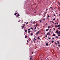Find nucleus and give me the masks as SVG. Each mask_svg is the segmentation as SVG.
Wrapping results in <instances>:
<instances>
[{
    "mask_svg": "<svg viewBox=\"0 0 60 60\" xmlns=\"http://www.w3.org/2000/svg\"><path fill=\"white\" fill-rule=\"evenodd\" d=\"M60 24H59L58 26H57H57L56 27H60Z\"/></svg>",
    "mask_w": 60,
    "mask_h": 60,
    "instance_id": "1",
    "label": "nucleus"
},
{
    "mask_svg": "<svg viewBox=\"0 0 60 60\" xmlns=\"http://www.w3.org/2000/svg\"><path fill=\"white\" fill-rule=\"evenodd\" d=\"M34 26H35V27L34 28V29H36V26H37V25H35Z\"/></svg>",
    "mask_w": 60,
    "mask_h": 60,
    "instance_id": "2",
    "label": "nucleus"
},
{
    "mask_svg": "<svg viewBox=\"0 0 60 60\" xmlns=\"http://www.w3.org/2000/svg\"><path fill=\"white\" fill-rule=\"evenodd\" d=\"M21 27H22L21 28L22 29H23V28H24V26H21Z\"/></svg>",
    "mask_w": 60,
    "mask_h": 60,
    "instance_id": "3",
    "label": "nucleus"
},
{
    "mask_svg": "<svg viewBox=\"0 0 60 60\" xmlns=\"http://www.w3.org/2000/svg\"><path fill=\"white\" fill-rule=\"evenodd\" d=\"M46 46H48L49 44H48V43H46Z\"/></svg>",
    "mask_w": 60,
    "mask_h": 60,
    "instance_id": "4",
    "label": "nucleus"
},
{
    "mask_svg": "<svg viewBox=\"0 0 60 60\" xmlns=\"http://www.w3.org/2000/svg\"><path fill=\"white\" fill-rule=\"evenodd\" d=\"M38 39H39V40H40V37H38Z\"/></svg>",
    "mask_w": 60,
    "mask_h": 60,
    "instance_id": "5",
    "label": "nucleus"
},
{
    "mask_svg": "<svg viewBox=\"0 0 60 60\" xmlns=\"http://www.w3.org/2000/svg\"><path fill=\"white\" fill-rule=\"evenodd\" d=\"M16 14H17V13H15V14L14 15H16Z\"/></svg>",
    "mask_w": 60,
    "mask_h": 60,
    "instance_id": "6",
    "label": "nucleus"
},
{
    "mask_svg": "<svg viewBox=\"0 0 60 60\" xmlns=\"http://www.w3.org/2000/svg\"><path fill=\"white\" fill-rule=\"evenodd\" d=\"M33 22V24H35V22Z\"/></svg>",
    "mask_w": 60,
    "mask_h": 60,
    "instance_id": "7",
    "label": "nucleus"
},
{
    "mask_svg": "<svg viewBox=\"0 0 60 60\" xmlns=\"http://www.w3.org/2000/svg\"><path fill=\"white\" fill-rule=\"evenodd\" d=\"M28 31H30V29H28Z\"/></svg>",
    "mask_w": 60,
    "mask_h": 60,
    "instance_id": "8",
    "label": "nucleus"
},
{
    "mask_svg": "<svg viewBox=\"0 0 60 60\" xmlns=\"http://www.w3.org/2000/svg\"><path fill=\"white\" fill-rule=\"evenodd\" d=\"M56 33H57H57H58V30L56 31Z\"/></svg>",
    "mask_w": 60,
    "mask_h": 60,
    "instance_id": "9",
    "label": "nucleus"
},
{
    "mask_svg": "<svg viewBox=\"0 0 60 60\" xmlns=\"http://www.w3.org/2000/svg\"><path fill=\"white\" fill-rule=\"evenodd\" d=\"M46 31H49V29H47L46 30Z\"/></svg>",
    "mask_w": 60,
    "mask_h": 60,
    "instance_id": "10",
    "label": "nucleus"
},
{
    "mask_svg": "<svg viewBox=\"0 0 60 60\" xmlns=\"http://www.w3.org/2000/svg\"><path fill=\"white\" fill-rule=\"evenodd\" d=\"M20 15H19V14H18V15L17 16V17H19V16Z\"/></svg>",
    "mask_w": 60,
    "mask_h": 60,
    "instance_id": "11",
    "label": "nucleus"
},
{
    "mask_svg": "<svg viewBox=\"0 0 60 60\" xmlns=\"http://www.w3.org/2000/svg\"><path fill=\"white\" fill-rule=\"evenodd\" d=\"M25 32H27V30H25Z\"/></svg>",
    "mask_w": 60,
    "mask_h": 60,
    "instance_id": "12",
    "label": "nucleus"
},
{
    "mask_svg": "<svg viewBox=\"0 0 60 60\" xmlns=\"http://www.w3.org/2000/svg\"><path fill=\"white\" fill-rule=\"evenodd\" d=\"M34 40H36V39L35 38H34Z\"/></svg>",
    "mask_w": 60,
    "mask_h": 60,
    "instance_id": "13",
    "label": "nucleus"
},
{
    "mask_svg": "<svg viewBox=\"0 0 60 60\" xmlns=\"http://www.w3.org/2000/svg\"><path fill=\"white\" fill-rule=\"evenodd\" d=\"M25 38H27V36H25Z\"/></svg>",
    "mask_w": 60,
    "mask_h": 60,
    "instance_id": "14",
    "label": "nucleus"
},
{
    "mask_svg": "<svg viewBox=\"0 0 60 60\" xmlns=\"http://www.w3.org/2000/svg\"><path fill=\"white\" fill-rule=\"evenodd\" d=\"M53 35L54 36H55V34H53Z\"/></svg>",
    "mask_w": 60,
    "mask_h": 60,
    "instance_id": "15",
    "label": "nucleus"
},
{
    "mask_svg": "<svg viewBox=\"0 0 60 60\" xmlns=\"http://www.w3.org/2000/svg\"><path fill=\"white\" fill-rule=\"evenodd\" d=\"M50 17V16H49V15L48 16V18H49Z\"/></svg>",
    "mask_w": 60,
    "mask_h": 60,
    "instance_id": "16",
    "label": "nucleus"
},
{
    "mask_svg": "<svg viewBox=\"0 0 60 60\" xmlns=\"http://www.w3.org/2000/svg\"><path fill=\"white\" fill-rule=\"evenodd\" d=\"M54 42V41H52V43H53Z\"/></svg>",
    "mask_w": 60,
    "mask_h": 60,
    "instance_id": "17",
    "label": "nucleus"
},
{
    "mask_svg": "<svg viewBox=\"0 0 60 60\" xmlns=\"http://www.w3.org/2000/svg\"><path fill=\"white\" fill-rule=\"evenodd\" d=\"M31 32V31H28V33H30V32Z\"/></svg>",
    "mask_w": 60,
    "mask_h": 60,
    "instance_id": "18",
    "label": "nucleus"
},
{
    "mask_svg": "<svg viewBox=\"0 0 60 60\" xmlns=\"http://www.w3.org/2000/svg\"><path fill=\"white\" fill-rule=\"evenodd\" d=\"M31 54H34V52H31Z\"/></svg>",
    "mask_w": 60,
    "mask_h": 60,
    "instance_id": "19",
    "label": "nucleus"
},
{
    "mask_svg": "<svg viewBox=\"0 0 60 60\" xmlns=\"http://www.w3.org/2000/svg\"><path fill=\"white\" fill-rule=\"evenodd\" d=\"M56 38H57H57H58V36H56Z\"/></svg>",
    "mask_w": 60,
    "mask_h": 60,
    "instance_id": "20",
    "label": "nucleus"
},
{
    "mask_svg": "<svg viewBox=\"0 0 60 60\" xmlns=\"http://www.w3.org/2000/svg\"><path fill=\"white\" fill-rule=\"evenodd\" d=\"M49 32L47 33V35H49Z\"/></svg>",
    "mask_w": 60,
    "mask_h": 60,
    "instance_id": "21",
    "label": "nucleus"
},
{
    "mask_svg": "<svg viewBox=\"0 0 60 60\" xmlns=\"http://www.w3.org/2000/svg\"><path fill=\"white\" fill-rule=\"evenodd\" d=\"M29 41H28V40H27V42H28Z\"/></svg>",
    "mask_w": 60,
    "mask_h": 60,
    "instance_id": "22",
    "label": "nucleus"
},
{
    "mask_svg": "<svg viewBox=\"0 0 60 60\" xmlns=\"http://www.w3.org/2000/svg\"><path fill=\"white\" fill-rule=\"evenodd\" d=\"M53 20H55V19L54 18L53 19Z\"/></svg>",
    "mask_w": 60,
    "mask_h": 60,
    "instance_id": "23",
    "label": "nucleus"
},
{
    "mask_svg": "<svg viewBox=\"0 0 60 60\" xmlns=\"http://www.w3.org/2000/svg\"><path fill=\"white\" fill-rule=\"evenodd\" d=\"M58 34H60V31H59V33H58Z\"/></svg>",
    "mask_w": 60,
    "mask_h": 60,
    "instance_id": "24",
    "label": "nucleus"
},
{
    "mask_svg": "<svg viewBox=\"0 0 60 60\" xmlns=\"http://www.w3.org/2000/svg\"><path fill=\"white\" fill-rule=\"evenodd\" d=\"M45 19H43V20L44 21L45 20Z\"/></svg>",
    "mask_w": 60,
    "mask_h": 60,
    "instance_id": "25",
    "label": "nucleus"
},
{
    "mask_svg": "<svg viewBox=\"0 0 60 60\" xmlns=\"http://www.w3.org/2000/svg\"><path fill=\"white\" fill-rule=\"evenodd\" d=\"M33 34V33H31V35H32Z\"/></svg>",
    "mask_w": 60,
    "mask_h": 60,
    "instance_id": "26",
    "label": "nucleus"
},
{
    "mask_svg": "<svg viewBox=\"0 0 60 60\" xmlns=\"http://www.w3.org/2000/svg\"><path fill=\"white\" fill-rule=\"evenodd\" d=\"M48 27L49 28H50V26H49Z\"/></svg>",
    "mask_w": 60,
    "mask_h": 60,
    "instance_id": "27",
    "label": "nucleus"
},
{
    "mask_svg": "<svg viewBox=\"0 0 60 60\" xmlns=\"http://www.w3.org/2000/svg\"><path fill=\"white\" fill-rule=\"evenodd\" d=\"M28 22H26V25H27V24H28Z\"/></svg>",
    "mask_w": 60,
    "mask_h": 60,
    "instance_id": "28",
    "label": "nucleus"
},
{
    "mask_svg": "<svg viewBox=\"0 0 60 60\" xmlns=\"http://www.w3.org/2000/svg\"><path fill=\"white\" fill-rule=\"evenodd\" d=\"M38 34V32H37V33L36 34L37 35Z\"/></svg>",
    "mask_w": 60,
    "mask_h": 60,
    "instance_id": "29",
    "label": "nucleus"
},
{
    "mask_svg": "<svg viewBox=\"0 0 60 60\" xmlns=\"http://www.w3.org/2000/svg\"><path fill=\"white\" fill-rule=\"evenodd\" d=\"M31 29H32V30L33 29V28L32 27L31 28Z\"/></svg>",
    "mask_w": 60,
    "mask_h": 60,
    "instance_id": "30",
    "label": "nucleus"
},
{
    "mask_svg": "<svg viewBox=\"0 0 60 60\" xmlns=\"http://www.w3.org/2000/svg\"><path fill=\"white\" fill-rule=\"evenodd\" d=\"M45 17V15H44L43 17V18H44V17Z\"/></svg>",
    "mask_w": 60,
    "mask_h": 60,
    "instance_id": "31",
    "label": "nucleus"
},
{
    "mask_svg": "<svg viewBox=\"0 0 60 60\" xmlns=\"http://www.w3.org/2000/svg\"><path fill=\"white\" fill-rule=\"evenodd\" d=\"M57 42L58 43V44H59V41H57Z\"/></svg>",
    "mask_w": 60,
    "mask_h": 60,
    "instance_id": "32",
    "label": "nucleus"
},
{
    "mask_svg": "<svg viewBox=\"0 0 60 60\" xmlns=\"http://www.w3.org/2000/svg\"><path fill=\"white\" fill-rule=\"evenodd\" d=\"M40 22H41V20L40 21Z\"/></svg>",
    "mask_w": 60,
    "mask_h": 60,
    "instance_id": "33",
    "label": "nucleus"
},
{
    "mask_svg": "<svg viewBox=\"0 0 60 60\" xmlns=\"http://www.w3.org/2000/svg\"><path fill=\"white\" fill-rule=\"evenodd\" d=\"M45 37H47V35H46L45 36Z\"/></svg>",
    "mask_w": 60,
    "mask_h": 60,
    "instance_id": "34",
    "label": "nucleus"
},
{
    "mask_svg": "<svg viewBox=\"0 0 60 60\" xmlns=\"http://www.w3.org/2000/svg\"><path fill=\"white\" fill-rule=\"evenodd\" d=\"M60 45H58V47H60Z\"/></svg>",
    "mask_w": 60,
    "mask_h": 60,
    "instance_id": "35",
    "label": "nucleus"
},
{
    "mask_svg": "<svg viewBox=\"0 0 60 60\" xmlns=\"http://www.w3.org/2000/svg\"><path fill=\"white\" fill-rule=\"evenodd\" d=\"M51 39V38H49V39Z\"/></svg>",
    "mask_w": 60,
    "mask_h": 60,
    "instance_id": "36",
    "label": "nucleus"
},
{
    "mask_svg": "<svg viewBox=\"0 0 60 60\" xmlns=\"http://www.w3.org/2000/svg\"><path fill=\"white\" fill-rule=\"evenodd\" d=\"M52 39H53V40H54V38H53Z\"/></svg>",
    "mask_w": 60,
    "mask_h": 60,
    "instance_id": "37",
    "label": "nucleus"
},
{
    "mask_svg": "<svg viewBox=\"0 0 60 60\" xmlns=\"http://www.w3.org/2000/svg\"><path fill=\"white\" fill-rule=\"evenodd\" d=\"M50 8L51 9H52V7H50Z\"/></svg>",
    "mask_w": 60,
    "mask_h": 60,
    "instance_id": "38",
    "label": "nucleus"
},
{
    "mask_svg": "<svg viewBox=\"0 0 60 60\" xmlns=\"http://www.w3.org/2000/svg\"><path fill=\"white\" fill-rule=\"evenodd\" d=\"M58 35V36H60V34H59Z\"/></svg>",
    "mask_w": 60,
    "mask_h": 60,
    "instance_id": "39",
    "label": "nucleus"
},
{
    "mask_svg": "<svg viewBox=\"0 0 60 60\" xmlns=\"http://www.w3.org/2000/svg\"><path fill=\"white\" fill-rule=\"evenodd\" d=\"M30 60H32V58H30Z\"/></svg>",
    "mask_w": 60,
    "mask_h": 60,
    "instance_id": "40",
    "label": "nucleus"
},
{
    "mask_svg": "<svg viewBox=\"0 0 60 60\" xmlns=\"http://www.w3.org/2000/svg\"><path fill=\"white\" fill-rule=\"evenodd\" d=\"M55 43V44H57L56 43V42Z\"/></svg>",
    "mask_w": 60,
    "mask_h": 60,
    "instance_id": "41",
    "label": "nucleus"
},
{
    "mask_svg": "<svg viewBox=\"0 0 60 60\" xmlns=\"http://www.w3.org/2000/svg\"><path fill=\"white\" fill-rule=\"evenodd\" d=\"M59 16H60V13L59 14Z\"/></svg>",
    "mask_w": 60,
    "mask_h": 60,
    "instance_id": "42",
    "label": "nucleus"
},
{
    "mask_svg": "<svg viewBox=\"0 0 60 60\" xmlns=\"http://www.w3.org/2000/svg\"><path fill=\"white\" fill-rule=\"evenodd\" d=\"M53 25L51 26L52 27H53Z\"/></svg>",
    "mask_w": 60,
    "mask_h": 60,
    "instance_id": "43",
    "label": "nucleus"
},
{
    "mask_svg": "<svg viewBox=\"0 0 60 60\" xmlns=\"http://www.w3.org/2000/svg\"><path fill=\"white\" fill-rule=\"evenodd\" d=\"M51 22L52 23H53V21H51Z\"/></svg>",
    "mask_w": 60,
    "mask_h": 60,
    "instance_id": "44",
    "label": "nucleus"
},
{
    "mask_svg": "<svg viewBox=\"0 0 60 60\" xmlns=\"http://www.w3.org/2000/svg\"><path fill=\"white\" fill-rule=\"evenodd\" d=\"M47 24H48V23H46V25H47Z\"/></svg>",
    "mask_w": 60,
    "mask_h": 60,
    "instance_id": "45",
    "label": "nucleus"
},
{
    "mask_svg": "<svg viewBox=\"0 0 60 60\" xmlns=\"http://www.w3.org/2000/svg\"><path fill=\"white\" fill-rule=\"evenodd\" d=\"M58 29H60V28H58Z\"/></svg>",
    "mask_w": 60,
    "mask_h": 60,
    "instance_id": "46",
    "label": "nucleus"
},
{
    "mask_svg": "<svg viewBox=\"0 0 60 60\" xmlns=\"http://www.w3.org/2000/svg\"><path fill=\"white\" fill-rule=\"evenodd\" d=\"M49 35H50V34H49Z\"/></svg>",
    "mask_w": 60,
    "mask_h": 60,
    "instance_id": "47",
    "label": "nucleus"
},
{
    "mask_svg": "<svg viewBox=\"0 0 60 60\" xmlns=\"http://www.w3.org/2000/svg\"><path fill=\"white\" fill-rule=\"evenodd\" d=\"M48 9H47L46 10V11H48Z\"/></svg>",
    "mask_w": 60,
    "mask_h": 60,
    "instance_id": "48",
    "label": "nucleus"
},
{
    "mask_svg": "<svg viewBox=\"0 0 60 60\" xmlns=\"http://www.w3.org/2000/svg\"><path fill=\"white\" fill-rule=\"evenodd\" d=\"M57 25H58V23L57 22L56 23Z\"/></svg>",
    "mask_w": 60,
    "mask_h": 60,
    "instance_id": "49",
    "label": "nucleus"
},
{
    "mask_svg": "<svg viewBox=\"0 0 60 60\" xmlns=\"http://www.w3.org/2000/svg\"><path fill=\"white\" fill-rule=\"evenodd\" d=\"M33 41H34H34H35L34 40H33Z\"/></svg>",
    "mask_w": 60,
    "mask_h": 60,
    "instance_id": "50",
    "label": "nucleus"
},
{
    "mask_svg": "<svg viewBox=\"0 0 60 60\" xmlns=\"http://www.w3.org/2000/svg\"><path fill=\"white\" fill-rule=\"evenodd\" d=\"M31 57H33V56H31Z\"/></svg>",
    "mask_w": 60,
    "mask_h": 60,
    "instance_id": "51",
    "label": "nucleus"
},
{
    "mask_svg": "<svg viewBox=\"0 0 60 60\" xmlns=\"http://www.w3.org/2000/svg\"><path fill=\"white\" fill-rule=\"evenodd\" d=\"M59 2H58V4H59Z\"/></svg>",
    "mask_w": 60,
    "mask_h": 60,
    "instance_id": "52",
    "label": "nucleus"
},
{
    "mask_svg": "<svg viewBox=\"0 0 60 60\" xmlns=\"http://www.w3.org/2000/svg\"><path fill=\"white\" fill-rule=\"evenodd\" d=\"M47 12H46L45 13V14H46V13H47Z\"/></svg>",
    "mask_w": 60,
    "mask_h": 60,
    "instance_id": "53",
    "label": "nucleus"
},
{
    "mask_svg": "<svg viewBox=\"0 0 60 60\" xmlns=\"http://www.w3.org/2000/svg\"><path fill=\"white\" fill-rule=\"evenodd\" d=\"M38 34H39V31H38Z\"/></svg>",
    "mask_w": 60,
    "mask_h": 60,
    "instance_id": "54",
    "label": "nucleus"
},
{
    "mask_svg": "<svg viewBox=\"0 0 60 60\" xmlns=\"http://www.w3.org/2000/svg\"><path fill=\"white\" fill-rule=\"evenodd\" d=\"M57 20H58V21H59V20H58V19H57Z\"/></svg>",
    "mask_w": 60,
    "mask_h": 60,
    "instance_id": "55",
    "label": "nucleus"
},
{
    "mask_svg": "<svg viewBox=\"0 0 60 60\" xmlns=\"http://www.w3.org/2000/svg\"><path fill=\"white\" fill-rule=\"evenodd\" d=\"M51 9H52V10H53V8H51Z\"/></svg>",
    "mask_w": 60,
    "mask_h": 60,
    "instance_id": "56",
    "label": "nucleus"
},
{
    "mask_svg": "<svg viewBox=\"0 0 60 60\" xmlns=\"http://www.w3.org/2000/svg\"><path fill=\"white\" fill-rule=\"evenodd\" d=\"M53 24H55V23H54V22H53Z\"/></svg>",
    "mask_w": 60,
    "mask_h": 60,
    "instance_id": "57",
    "label": "nucleus"
},
{
    "mask_svg": "<svg viewBox=\"0 0 60 60\" xmlns=\"http://www.w3.org/2000/svg\"><path fill=\"white\" fill-rule=\"evenodd\" d=\"M54 16H55V14H54Z\"/></svg>",
    "mask_w": 60,
    "mask_h": 60,
    "instance_id": "58",
    "label": "nucleus"
},
{
    "mask_svg": "<svg viewBox=\"0 0 60 60\" xmlns=\"http://www.w3.org/2000/svg\"><path fill=\"white\" fill-rule=\"evenodd\" d=\"M42 60V59H41V60Z\"/></svg>",
    "mask_w": 60,
    "mask_h": 60,
    "instance_id": "59",
    "label": "nucleus"
},
{
    "mask_svg": "<svg viewBox=\"0 0 60 60\" xmlns=\"http://www.w3.org/2000/svg\"><path fill=\"white\" fill-rule=\"evenodd\" d=\"M51 21L50 22L51 23Z\"/></svg>",
    "mask_w": 60,
    "mask_h": 60,
    "instance_id": "60",
    "label": "nucleus"
},
{
    "mask_svg": "<svg viewBox=\"0 0 60 60\" xmlns=\"http://www.w3.org/2000/svg\"><path fill=\"white\" fill-rule=\"evenodd\" d=\"M56 24V23H55V24Z\"/></svg>",
    "mask_w": 60,
    "mask_h": 60,
    "instance_id": "61",
    "label": "nucleus"
},
{
    "mask_svg": "<svg viewBox=\"0 0 60 60\" xmlns=\"http://www.w3.org/2000/svg\"><path fill=\"white\" fill-rule=\"evenodd\" d=\"M60 5V3H59Z\"/></svg>",
    "mask_w": 60,
    "mask_h": 60,
    "instance_id": "62",
    "label": "nucleus"
},
{
    "mask_svg": "<svg viewBox=\"0 0 60 60\" xmlns=\"http://www.w3.org/2000/svg\"><path fill=\"white\" fill-rule=\"evenodd\" d=\"M24 23H26V22H25Z\"/></svg>",
    "mask_w": 60,
    "mask_h": 60,
    "instance_id": "63",
    "label": "nucleus"
},
{
    "mask_svg": "<svg viewBox=\"0 0 60 60\" xmlns=\"http://www.w3.org/2000/svg\"><path fill=\"white\" fill-rule=\"evenodd\" d=\"M35 13H36V12H35Z\"/></svg>",
    "mask_w": 60,
    "mask_h": 60,
    "instance_id": "64",
    "label": "nucleus"
}]
</instances>
